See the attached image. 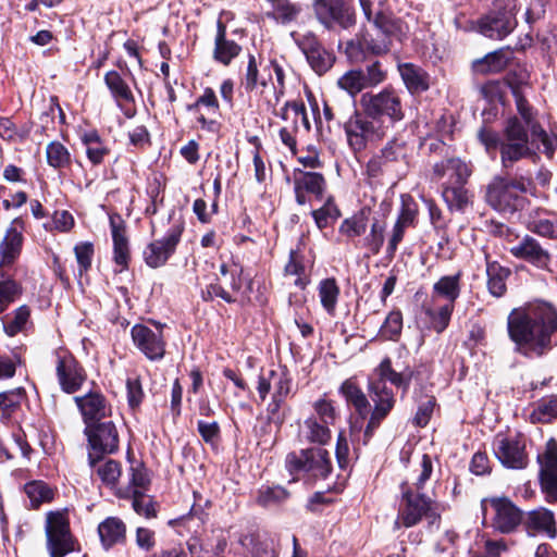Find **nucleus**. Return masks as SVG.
I'll return each instance as SVG.
<instances>
[{"label":"nucleus","instance_id":"nucleus-53","mask_svg":"<svg viewBox=\"0 0 557 557\" xmlns=\"http://www.w3.org/2000/svg\"><path fill=\"white\" fill-rule=\"evenodd\" d=\"M287 497L288 492L282 486H262L257 500L263 507H271L281 504Z\"/></svg>","mask_w":557,"mask_h":557},{"label":"nucleus","instance_id":"nucleus-64","mask_svg":"<svg viewBox=\"0 0 557 557\" xmlns=\"http://www.w3.org/2000/svg\"><path fill=\"white\" fill-rule=\"evenodd\" d=\"M530 230L541 236L557 239V219H540L533 221Z\"/></svg>","mask_w":557,"mask_h":557},{"label":"nucleus","instance_id":"nucleus-62","mask_svg":"<svg viewBox=\"0 0 557 557\" xmlns=\"http://www.w3.org/2000/svg\"><path fill=\"white\" fill-rule=\"evenodd\" d=\"M18 294L20 289L14 281L8 280L0 282V313L7 310Z\"/></svg>","mask_w":557,"mask_h":557},{"label":"nucleus","instance_id":"nucleus-3","mask_svg":"<svg viewBox=\"0 0 557 557\" xmlns=\"http://www.w3.org/2000/svg\"><path fill=\"white\" fill-rule=\"evenodd\" d=\"M433 470L432 459L423 454L418 460L410 476L401 483V500L398 515L394 523L395 529L411 528L418 524L423 517L434 523L440 519L436 504L421 493L424 483L430 479Z\"/></svg>","mask_w":557,"mask_h":557},{"label":"nucleus","instance_id":"nucleus-16","mask_svg":"<svg viewBox=\"0 0 557 557\" xmlns=\"http://www.w3.org/2000/svg\"><path fill=\"white\" fill-rule=\"evenodd\" d=\"M182 232L183 227L175 225L169 230L163 238L151 242L143 252L146 264L152 269L164 265L174 253L180 243Z\"/></svg>","mask_w":557,"mask_h":557},{"label":"nucleus","instance_id":"nucleus-54","mask_svg":"<svg viewBox=\"0 0 557 557\" xmlns=\"http://www.w3.org/2000/svg\"><path fill=\"white\" fill-rule=\"evenodd\" d=\"M243 84L247 91H253L259 86L267 87V85H268L265 79L259 78V70H258L257 60H256V57L252 54H249V57H248V63H247L246 72L244 75Z\"/></svg>","mask_w":557,"mask_h":557},{"label":"nucleus","instance_id":"nucleus-60","mask_svg":"<svg viewBox=\"0 0 557 557\" xmlns=\"http://www.w3.org/2000/svg\"><path fill=\"white\" fill-rule=\"evenodd\" d=\"M317 419L326 425H333L336 420V410L333 403L326 398H320L313 404Z\"/></svg>","mask_w":557,"mask_h":557},{"label":"nucleus","instance_id":"nucleus-49","mask_svg":"<svg viewBox=\"0 0 557 557\" xmlns=\"http://www.w3.org/2000/svg\"><path fill=\"white\" fill-rule=\"evenodd\" d=\"M300 12V7L289 0H272V13L274 20L282 24L294 21Z\"/></svg>","mask_w":557,"mask_h":557},{"label":"nucleus","instance_id":"nucleus-43","mask_svg":"<svg viewBox=\"0 0 557 557\" xmlns=\"http://www.w3.org/2000/svg\"><path fill=\"white\" fill-rule=\"evenodd\" d=\"M29 317L30 310L25 305L18 307L12 314L3 317L1 321L5 334L9 336H15L17 333L24 331Z\"/></svg>","mask_w":557,"mask_h":557},{"label":"nucleus","instance_id":"nucleus-12","mask_svg":"<svg viewBox=\"0 0 557 557\" xmlns=\"http://www.w3.org/2000/svg\"><path fill=\"white\" fill-rule=\"evenodd\" d=\"M488 506L494 511L492 525L500 533H511L520 523H523L521 510L509 498L493 497L483 499L482 509L484 513Z\"/></svg>","mask_w":557,"mask_h":557},{"label":"nucleus","instance_id":"nucleus-32","mask_svg":"<svg viewBox=\"0 0 557 557\" xmlns=\"http://www.w3.org/2000/svg\"><path fill=\"white\" fill-rule=\"evenodd\" d=\"M487 288L495 297H502L506 293V280L510 275V270L500 265L497 261H491L485 253Z\"/></svg>","mask_w":557,"mask_h":557},{"label":"nucleus","instance_id":"nucleus-21","mask_svg":"<svg viewBox=\"0 0 557 557\" xmlns=\"http://www.w3.org/2000/svg\"><path fill=\"white\" fill-rule=\"evenodd\" d=\"M91 449L99 454H112L117 449V432L112 422L86 426Z\"/></svg>","mask_w":557,"mask_h":557},{"label":"nucleus","instance_id":"nucleus-23","mask_svg":"<svg viewBox=\"0 0 557 557\" xmlns=\"http://www.w3.org/2000/svg\"><path fill=\"white\" fill-rule=\"evenodd\" d=\"M74 399L87 426L98 423L109 412L106 399L99 392H90Z\"/></svg>","mask_w":557,"mask_h":557},{"label":"nucleus","instance_id":"nucleus-24","mask_svg":"<svg viewBox=\"0 0 557 557\" xmlns=\"http://www.w3.org/2000/svg\"><path fill=\"white\" fill-rule=\"evenodd\" d=\"M523 525L530 534L544 533L550 539L557 534L554 513L544 507L527 512L523 517Z\"/></svg>","mask_w":557,"mask_h":557},{"label":"nucleus","instance_id":"nucleus-50","mask_svg":"<svg viewBox=\"0 0 557 557\" xmlns=\"http://www.w3.org/2000/svg\"><path fill=\"white\" fill-rule=\"evenodd\" d=\"M337 85L351 97H355L361 90L367 89L363 81V71L361 70H350L346 72L338 78Z\"/></svg>","mask_w":557,"mask_h":557},{"label":"nucleus","instance_id":"nucleus-11","mask_svg":"<svg viewBox=\"0 0 557 557\" xmlns=\"http://www.w3.org/2000/svg\"><path fill=\"white\" fill-rule=\"evenodd\" d=\"M370 397L374 408L364 430V444L368 443L381 422L388 416L396 401L393 391L382 380H374L370 383Z\"/></svg>","mask_w":557,"mask_h":557},{"label":"nucleus","instance_id":"nucleus-36","mask_svg":"<svg viewBox=\"0 0 557 557\" xmlns=\"http://www.w3.org/2000/svg\"><path fill=\"white\" fill-rule=\"evenodd\" d=\"M339 392L347 403L355 407L360 417H367L370 403L361 388L352 380L349 379L343 382Z\"/></svg>","mask_w":557,"mask_h":557},{"label":"nucleus","instance_id":"nucleus-14","mask_svg":"<svg viewBox=\"0 0 557 557\" xmlns=\"http://www.w3.org/2000/svg\"><path fill=\"white\" fill-rule=\"evenodd\" d=\"M517 26L511 10L493 11L479 18L473 26L478 33L490 39L502 40Z\"/></svg>","mask_w":557,"mask_h":557},{"label":"nucleus","instance_id":"nucleus-9","mask_svg":"<svg viewBox=\"0 0 557 557\" xmlns=\"http://www.w3.org/2000/svg\"><path fill=\"white\" fill-rule=\"evenodd\" d=\"M286 467L292 473L306 472L314 478H326L332 470V462L327 450L315 447L288 454Z\"/></svg>","mask_w":557,"mask_h":557},{"label":"nucleus","instance_id":"nucleus-44","mask_svg":"<svg viewBox=\"0 0 557 557\" xmlns=\"http://www.w3.org/2000/svg\"><path fill=\"white\" fill-rule=\"evenodd\" d=\"M47 162L53 169H64L71 165L72 157L69 149L60 141H51L46 147Z\"/></svg>","mask_w":557,"mask_h":557},{"label":"nucleus","instance_id":"nucleus-10","mask_svg":"<svg viewBox=\"0 0 557 557\" xmlns=\"http://www.w3.org/2000/svg\"><path fill=\"white\" fill-rule=\"evenodd\" d=\"M46 534L51 557H63L74 549L70 522L65 512L51 511L47 515Z\"/></svg>","mask_w":557,"mask_h":557},{"label":"nucleus","instance_id":"nucleus-4","mask_svg":"<svg viewBox=\"0 0 557 557\" xmlns=\"http://www.w3.org/2000/svg\"><path fill=\"white\" fill-rule=\"evenodd\" d=\"M405 24L392 15L377 12L369 28L347 41L345 52L351 62H363L368 55H382L389 51L394 40H401Z\"/></svg>","mask_w":557,"mask_h":557},{"label":"nucleus","instance_id":"nucleus-6","mask_svg":"<svg viewBox=\"0 0 557 557\" xmlns=\"http://www.w3.org/2000/svg\"><path fill=\"white\" fill-rule=\"evenodd\" d=\"M292 385L293 379L286 367L278 366L260 374L257 386L260 398L264 400L272 392L271 401L267 407L270 420L278 423L283 421L280 410L292 391Z\"/></svg>","mask_w":557,"mask_h":557},{"label":"nucleus","instance_id":"nucleus-34","mask_svg":"<svg viewBox=\"0 0 557 557\" xmlns=\"http://www.w3.org/2000/svg\"><path fill=\"white\" fill-rule=\"evenodd\" d=\"M400 76L410 92H421L429 88V75L412 63L398 65Z\"/></svg>","mask_w":557,"mask_h":557},{"label":"nucleus","instance_id":"nucleus-1","mask_svg":"<svg viewBox=\"0 0 557 557\" xmlns=\"http://www.w3.org/2000/svg\"><path fill=\"white\" fill-rule=\"evenodd\" d=\"M512 95L521 120L517 116L510 117L504 128L503 138L488 128H482L478 134L480 143L490 156H495L499 150L500 161L505 168L511 166L523 158L533 156L535 152L532 143L535 140L543 144L547 153H553V150L548 147V135L533 120L532 109L519 88H512Z\"/></svg>","mask_w":557,"mask_h":557},{"label":"nucleus","instance_id":"nucleus-22","mask_svg":"<svg viewBox=\"0 0 557 557\" xmlns=\"http://www.w3.org/2000/svg\"><path fill=\"white\" fill-rule=\"evenodd\" d=\"M297 42L315 73L321 75L331 69L333 55L318 42L313 35H306L298 39Z\"/></svg>","mask_w":557,"mask_h":557},{"label":"nucleus","instance_id":"nucleus-51","mask_svg":"<svg viewBox=\"0 0 557 557\" xmlns=\"http://www.w3.org/2000/svg\"><path fill=\"white\" fill-rule=\"evenodd\" d=\"M376 372L379 376L376 380H382L385 383L386 381H389L392 384L403 388L404 391H406L409 385V376H406L403 373L394 371L392 369V363L388 358H385L381 361L380 366L376 369Z\"/></svg>","mask_w":557,"mask_h":557},{"label":"nucleus","instance_id":"nucleus-57","mask_svg":"<svg viewBox=\"0 0 557 557\" xmlns=\"http://www.w3.org/2000/svg\"><path fill=\"white\" fill-rule=\"evenodd\" d=\"M131 497L133 498V508L136 513L146 518L156 517L154 503L150 496L145 495L141 491H134Z\"/></svg>","mask_w":557,"mask_h":557},{"label":"nucleus","instance_id":"nucleus-30","mask_svg":"<svg viewBox=\"0 0 557 557\" xmlns=\"http://www.w3.org/2000/svg\"><path fill=\"white\" fill-rule=\"evenodd\" d=\"M23 244L22 232L11 226L0 243V267L11 265L20 256Z\"/></svg>","mask_w":557,"mask_h":557},{"label":"nucleus","instance_id":"nucleus-61","mask_svg":"<svg viewBox=\"0 0 557 557\" xmlns=\"http://www.w3.org/2000/svg\"><path fill=\"white\" fill-rule=\"evenodd\" d=\"M557 416V399H544L532 413V419L542 423L549 422Z\"/></svg>","mask_w":557,"mask_h":557},{"label":"nucleus","instance_id":"nucleus-20","mask_svg":"<svg viewBox=\"0 0 557 557\" xmlns=\"http://www.w3.org/2000/svg\"><path fill=\"white\" fill-rule=\"evenodd\" d=\"M510 253L539 269L548 270V264L550 262L549 252L544 249L535 238L529 235H525L516 245H513L510 248Z\"/></svg>","mask_w":557,"mask_h":557},{"label":"nucleus","instance_id":"nucleus-52","mask_svg":"<svg viewBox=\"0 0 557 557\" xmlns=\"http://www.w3.org/2000/svg\"><path fill=\"white\" fill-rule=\"evenodd\" d=\"M341 211L337 206L334 203L332 197H329L320 209L312 211V216L318 228L323 230L330 223V221H335L339 218Z\"/></svg>","mask_w":557,"mask_h":557},{"label":"nucleus","instance_id":"nucleus-29","mask_svg":"<svg viewBox=\"0 0 557 557\" xmlns=\"http://www.w3.org/2000/svg\"><path fill=\"white\" fill-rule=\"evenodd\" d=\"M461 273L458 272L454 275L442 276L437 282L434 283L432 289L433 304L444 299L447 304L455 305L461 293L460 286Z\"/></svg>","mask_w":557,"mask_h":557},{"label":"nucleus","instance_id":"nucleus-31","mask_svg":"<svg viewBox=\"0 0 557 557\" xmlns=\"http://www.w3.org/2000/svg\"><path fill=\"white\" fill-rule=\"evenodd\" d=\"M200 107L207 109L208 114L215 116L219 111V102L215 92L211 88H206L203 94L196 100L195 103L188 107V110L197 114V121L201 124L202 128L211 129L214 125V119H208L200 112Z\"/></svg>","mask_w":557,"mask_h":557},{"label":"nucleus","instance_id":"nucleus-15","mask_svg":"<svg viewBox=\"0 0 557 557\" xmlns=\"http://www.w3.org/2000/svg\"><path fill=\"white\" fill-rule=\"evenodd\" d=\"M496 458L507 468L523 469L528 465L525 445L522 438L496 435L493 442Z\"/></svg>","mask_w":557,"mask_h":557},{"label":"nucleus","instance_id":"nucleus-33","mask_svg":"<svg viewBox=\"0 0 557 557\" xmlns=\"http://www.w3.org/2000/svg\"><path fill=\"white\" fill-rule=\"evenodd\" d=\"M98 533L104 548L124 542L126 528L124 522L115 517H109L98 527Z\"/></svg>","mask_w":557,"mask_h":557},{"label":"nucleus","instance_id":"nucleus-39","mask_svg":"<svg viewBox=\"0 0 557 557\" xmlns=\"http://www.w3.org/2000/svg\"><path fill=\"white\" fill-rule=\"evenodd\" d=\"M104 82L119 106L134 101L131 88L117 72H108L104 75Z\"/></svg>","mask_w":557,"mask_h":557},{"label":"nucleus","instance_id":"nucleus-26","mask_svg":"<svg viewBox=\"0 0 557 557\" xmlns=\"http://www.w3.org/2000/svg\"><path fill=\"white\" fill-rule=\"evenodd\" d=\"M437 178L448 176L449 185H463L471 175L470 166L459 158L443 160L434 165Z\"/></svg>","mask_w":557,"mask_h":557},{"label":"nucleus","instance_id":"nucleus-7","mask_svg":"<svg viewBox=\"0 0 557 557\" xmlns=\"http://www.w3.org/2000/svg\"><path fill=\"white\" fill-rule=\"evenodd\" d=\"M530 180L495 178L487 188L486 200L497 211L513 213L521 205V195L531 188Z\"/></svg>","mask_w":557,"mask_h":557},{"label":"nucleus","instance_id":"nucleus-58","mask_svg":"<svg viewBox=\"0 0 557 557\" xmlns=\"http://www.w3.org/2000/svg\"><path fill=\"white\" fill-rule=\"evenodd\" d=\"M403 329V317L399 311H392L385 319L381 334L386 339H396Z\"/></svg>","mask_w":557,"mask_h":557},{"label":"nucleus","instance_id":"nucleus-28","mask_svg":"<svg viewBox=\"0 0 557 557\" xmlns=\"http://www.w3.org/2000/svg\"><path fill=\"white\" fill-rule=\"evenodd\" d=\"M511 58L512 51L509 48H502L473 61L472 69L483 75L499 73L506 69Z\"/></svg>","mask_w":557,"mask_h":557},{"label":"nucleus","instance_id":"nucleus-56","mask_svg":"<svg viewBox=\"0 0 557 557\" xmlns=\"http://www.w3.org/2000/svg\"><path fill=\"white\" fill-rule=\"evenodd\" d=\"M24 396L25 391L22 387L0 393V411L3 414H10L20 406Z\"/></svg>","mask_w":557,"mask_h":557},{"label":"nucleus","instance_id":"nucleus-55","mask_svg":"<svg viewBox=\"0 0 557 557\" xmlns=\"http://www.w3.org/2000/svg\"><path fill=\"white\" fill-rule=\"evenodd\" d=\"M97 473L102 483L114 487L122 473L121 465L115 460L109 459L97 467Z\"/></svg>","mask_w":557,"mask_h":557},{"label":"nucleus","instance_id":"nucleus-19","mask_svg":"<svg viewBox=\"0 0 557 557\" xmlns=\"http://www.w3.org/2000/svg\"><path fill=\"white\" fill-rule=\"evenodd\" d=\"M55 370L61 389L67 394L79 391L87 377L84 368L72 356L59 357Z\"/></svg>","mask_w":557,"mask_h":557},{"label":"nucleus","instance_id":"nucleus-25","mask_svg":"<svg viewBox=\"0 0 557 557\" xmlns=\"http://www.w3.org/2000/svg\"><path fill=\"white\" fill-rule=\"evenodd\" d=\"M111 235L113 239L114 262L126 269L129 260L128 239L123 220L120 216H110Z\"/></svg>","mask_w":557,"mask_h":557},{"label":"nucleus","instance_id":"nucleus-13","mask_svg":"<svg viewBox=\"0 0 557 557\" xmlns=\"http://www.w3.org/2000/svg\"><path fill=\"white\" fill-rule=\"evenodd\" d=\"M153 327L136 324L131 334L134 345L150 360H160L165 354L163 325L153 322Z\"/></svg>","mask_w":557,"mask_h":557},{"label":"nucleus","instance_id":"nucleus-18","mask_svg":"<svg viewBox=\"0 0 557 557\" xmlns=\"http://www.w3.org/2000/svg\"><path fill=\"white\" fill-rule=\"evenodd\" d=\"M314 10L319 21L327 28L332 27L334 23L343 28L355 24L354 13L345 7L342 0H318Z\"/></svg>","mask_w":557,"mask_h":557},{"label":"nucleus","instance_id":"nucleus-2","mask_svg":"<svg viewBox=\"0 0 557 557\" xmlns=\"http://www.w3.org/2000/svg\"><path fill=\"white\" fill-rule=\"evenodd\" d=\"M507 331L519 354L542 357L557 346V309L545 301L515 308L508 314Z\"/></svg>","mask_w":557,"mask_h":557},{"label":"nucleus","instance_id":"nucleus-27","mask_svg":"<svg viewBox=\"0 0 557 557\" xmlns=\"http://www.w3.org/2000/svg\"><path fill=\"white\" fill-rule=\"evenodd\" d=\"M240 51L242 47L238 44L226 38V26L219 21L216 24L213 59L223 65H228Z\"/></svg>","mask_w":557,"mask_h":557},{"label":"nucleus","instance_id":"nucleus-42","mask_svg":"<svg viewBox=\"0 0 557 557\" xmlns=\"http://www.w3.org/2000/svg\"><path fill=\"white\" fill-rule=\"evenodd\" d=\"M369 222V211L361 210L342 222L339 233L348 238L359 237L366 233Z\"/></svg>","mask_w":557,"mask_h":557},{"label":"nucleus","instance_id":"nucleus-46","mask_svg":"<svg viewBox=\"0 0 557 557\" xmlns=\"http://www.w3.org/2000/svg\"><path fill=\"white\" fill-rule=\"evenodd\" d=\"M24 491L34 508H37L41 504L49 503L53 499L52 488L42 481H33L25 484Z\"/></svg>","mask_w":557,"mask_h":557},{"label":"nucleus","instance_id":"nucleus-17","mask_svg":"<svg viewBox=\"0 0 557 557\" xmlns=\"http://www.w3.org/2000/svg\"><path fill=\"white\" fill-rule=\"evenodd\" d=\"M542 490L549 500H557V442L550 438L545 451L537 457Z\"/></svg>","mask_w":557,"mask_h":557},{"label":"nucleus","instance_id":"nucleus-63","mask_svg":"<svg viewBox=\"0 0 557 557\" xmlns=\"http://www.w3.org/2000/svg\"><path fill=\"white\" fill-rule=\"evenodd\" d=\"M386 79V73L379 61L368 65L363 72V81L367 88L375 87Z\"/></svg>","mask_w":557,"mask_h":557},{"label":"nucleus","instance_id":"nucleus-37","mask_svg":"<svg viewBox=\"0 0 557 557\" xmlns=\"http://www.w3.org/2000/svg\"><path fill=\"white\" fill-rule=\"evenodd\" d=\"M82 143L86 148L88 160L98 165L103 162L104 158L109 154L110 149L100 138L97 132H87L82 136Z\"/></svg>","mask_w":557,"mask_h":557},{"label":"nucleus","instance_id":"nucleus-8","mask_svg":"<svg viewBox=\"0 0 557 557\" xmlns=\"http://www.w3.org/2000/svg\"><path fill=\"white\" fill-rule=\"evenodd\" d=\"M362 110L374 119L386 117L389 124L400 122L405 117L401 97L393 88H384L379 92H366L360 98Z\"/></svg>","mask_w":557,"mask_h":557},{"label":"nucleus","instance_id":"nucleus-45","mask_svg":"<svg viewBox=\"0 0 557 557\" xmlns=\"http://www.w3.org/2000/svg\"><path fill=\"white\" fill-rule=\"evenodd\" d=\"M443 198L450 210H463L470 203V196L463 185H447Z\"/></svg>","mask_w":557,"mask_h":557},{"label":"nucleus","instance_id":"nucleus-59","mask_svg":"<svg viewBox=\"0 0 557 557\" xmlns=\"http://www.w3.org/2000/svg\"><path fill=\"white\" fill-rule=\"evenodd\" d=\"M79 275L87 272L94 257V245L89 242L79 243L74 247Z\"/></svg>","mask_w":557,"mask_h":557},{"label":"nucleus","instance_id":"nucleus-48","mask_svg":"<svg viewBox=\"0 0 557 557\" xmlns=\"http://www.w3.org/2000/svg\"><path fill=\"white\" fill-rule=\"evenodd\" d=\"M149 483L148 473L141 465L131 467V486L126 490H119L116 495L119 497H131L134 491H146Z\"/></svg>","mask_w":557,"mask_h":557},{"label":"nucleus","instance_id":"nucleus-35","mask_svg":"<svg viewBox=\"0 0 557 557\" xmlns=\"http://www.w3.org/2000/svg\"><path fill=\"white\" fill-rule=\"evenodd\" d=\"M326 183L322 174L317 172L298 171L294 174V189H302L321 199Z\"/></svg>","mask_w":557,"mask_h":557},{"label":"nucleus","instance_id":"nucleus-41","mask_svg":"<svg viewBox=\"0 0 557 557\" xmlns=\"http://www.w3.org/2000/svg\"><path fill=\"white\" fill-rule=\"evenodd\" d=\"M319 298L323 309L330 314L334 315L336 305L339 297V287L335 278H325L319 283L318 286Z\"/></svg>","mask_w":557,"mask_h":557},{"label":"nucleus","instance_id":"nucleus-47","mask_svg":"<svg viewBox=\"0 0 557 557\" xmlns=\"http://www.w3.org/2000/svg\"><path fill=\"white\" fill-rule=\"evenodd\" d=\"M386 224L385 222L373 219L370 224V232L363 238V246L372 253L377 255L384 243Z\"/></svg>","mask_w":557,"mask_h":557},{"label":"nucleus","instance_id":"nucleus-40","mask_svg":"<svg viewBox=\"0 0 557 557\" xmlns=\"http://www.w3.org/2000/svg\"><path fill=\"white\" fill-rule=\"evenodd\" d=\"M455 305L453 304L444 302L441 305L440 301L433 304V299H431L425 313L431 319L432 326L437 333H442L448 326Z\"/></svg>","mask_w":557,"mask_h":557},{"label":"nucleus","instance_id":"nucleus-38","mask_svg":"<svg viewBox=\"0 0 557 557\" xmlns=\"http://www.w3.org/2000/svg\"><path fill=\"white\" fill-rule=\"evenodd\" d=\"M300 434L306 441L321 445L326 444L331 440L330 425L320 422L314 417H309L304 421Z\"/></svg>","mask_w":557,"mask_h":557},{"label":"nucleus","instance_id":"nucleus-5","mask_svg":"<svg viewBox=\"0 0 557 557\" xmlns=\"http://www.w3.org/2000/svg\"><path fill=\"white\" fill-rule=\"evenodd\" d=\"M388 126L381 119H374L370 114L355 111L345 122L344 131L348 146L360 152L370 145L381 141L387 134Z\"/></svg>","mask_w":557,"mask_h":557}]
</instances>
